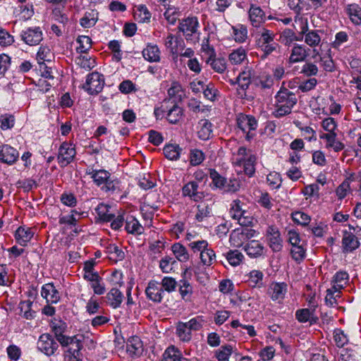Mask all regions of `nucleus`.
I'll return each mask as SVG.
<instances>
[{"label": "nucleus", "mask_w": 361, "mask_h": 361, "mask_svg": "<svg viewBox=\"0 0 361 361\" xmlns=\"http://www.w3.org/2000/svg\"><path fill=\"white\" fill-rule=\"evenodd\" d=\"M285 83V82H282L280 90L275 95V110L273 115L276 118L290 114L298 102L295 94L284 87Z\"/></svg>", "instance_id": "nucleus-1"}, {"label": "nucleus", "mask_w": 361, "mask_h": 361, "mask_svg": "<svg viewBox=\"0 0 361 361\" xmlns=\"http://www.w3.org/2000/svg\"><path fill=\"white\" fill-rule=\"evenodd\" d=\"M86 173L90 175L93 182L98 186L101 187V190L105 192H120V181L115 178H111V174L109 171L99 169H92L87 171Z\"/></svg>", "instance_id": "nucleus-2"}, {"label": "nucleus", "mask_w": 361, "mask_h": 361, "mask_svg": "<svg viewBox=\"0 0 361 361\" xmlns=\"http://www.w3.org/2000/svg\"><path fill=\"white\" fill-rule=\"evenodd\" d=\"M245 206L243 202L237 199L232 202L229 210L231 216L242 226H250L253 221L252 216L244 209Z\"/></svg>", "instance_id": "nucleus-3"}, {"label": "nucleus", "mask_w": 361, "mask_h": 361, "mask_svg": "<svg viewBox=\"0 0 361 361\" xmlns=\"http://www.w3.org/2000/svg\"><path fill=\"white\" fill-rule=\"evenodd\" d=\"M253 75L254 70L251 67L245 66L235 78V82L239 87L238 94L241 98L245 97L246 90L251 83V78Z\"/></svg>", "instance_id": "nucleus-4"}, {"label": "nucleus", "mask_w": 361, "mask_h": 361, "mask_svg": "<svg viewBox=\"0 0 361 361\" xmlns=\"http://www.w3.org/2000/svg\"><path fill=\"white\" fill-rule=\"evenodd\" d=\"M37 348L47 356L53 355L59 348L57 340L49 334H42L37 341Z\"/></svg>", "instance_id": "nucleus-5"}, {"label": "nucleus", "mask_w": 361, "mask_h": 361, "mask_svg": "<svg viewBox=\"0 0 361 361\" xmlns=\"http://www.w3.org/2000/svg\"><path fill=\"white\" fill-rule=\"evenodd\" d=\"M76 154L75 147L70 142H63L57 156L58 163L61 167H65L71 163Z\"/></svg>", "instance_id": "nucleus-6"}, {"label": "nucleus", "mask_w": 361, "mask_h": 361, "mask_svg": "<svg viewBox=\"0 0 361 361\" xmlns=\"http://www.w3.org/2000/svg\"><path fill=\"white\" fill-rule=\"evenodd\" d=\"M104 85V79L102 74L98 72H93L87 75L84 88L90 94L100 92Z\"/></svg>", "instance_id": "nucleus-7"}, {"label": "nucleus", "mask_w": 361, "mask_h": 361, "mask_svg": "<svg viewBox=\"0 0 361 361\" xmlns=\"http://www.w3.org/2000/svg\"><path fill=\"white\" fill-rule=\"evenodd\" d=\"M238 127L246 133V140H250L254 134L250 131L257 128V121L254 116L247 115H240L237 118Z\"/></svg>", "instance_id": "nucleus-8"}, {"label": "nucleus", "mask_w": 361, "mask_h": 361, "mask_svg": "<svg viewBox=\"0 0 361 361\" xmlns=\"http://www.w3.org/2000/svg\"><path fill=\"white\" fill-rule=\"evenodd\" d=\"M81 336H68L65 340L63 339L60 343L63 348H67L66 353L70 356L79 355L80 351L82 348Z\"/></svg>", "instance_id": "nucleus-9"}, {"label": "nucleus", "mask_w": 361, "mask_h": 361, "mask_svg": "<svg viewBox=\"0 0 361 361\" xmlns=\"http://www.w3.org/2000/svg\"><path fill=\"white\" fill-rule=\"evenodd\" d=\"M21 39L30 46H35L42 40V32L39 27H29L20 34Z\"/></svg>", "instance_id": "nucleus-10"}, {"label": "nucleus", "mask_w": 361, "mask_h": 361, "mask_svg": "<svg viewBox=\"0 0 361 361\" xmlns=\"http://www.w3.org/2000/svg\"><path fill=\"white\" fill-rule=\"evenodd\" d=\"M248 17L251 25L257 28H260L267 19L265 12L259 6L254 4H251L250 6Z\"/></svg>", "instance_id": "nucleus-11"}, {"label": "nucleus", "mask_w": 361, "mask_h": 361, "mask_svg": "<svg viewBox=\"0 0 361 361\" xmlns=\"http://www.w3.org/2000/svg\"><path fill=\"white\" fill-rule=\"evenodd\" d=\"M267 239L270 248L274 252H279L282 248V239L278 228L274 226H270L267 229Z\"/></svg>", "instance_id": "nucleus-12"}, {"label": "nucleus", "mask_w": 361, "mask_h": 361, "mask_svg": "<svg viewBox=\"0 0 361 361\" xmlns=\"http://www.w3.org/2000/svg\"><path fill=\"white\" fill-rule=\"evenodd\" d=\"M309 49L302 44H294L290 50L288 63L289 64H293L305 61L309 56Z\"/></svg>", "instance_id": "nucleus-13"}, {"label": "nucleus", "mask_w": 361, "mask_h": 361, "mask_svg": "<svg viewBox=\"0 0 361 361\" xmlns=\"http://www.w3.org/2000/svg\"><path fill=\"white\" fill-rule=\"evenodd\" d=\"M147 298L156 303H159L163 299L164 290L156 281H150L145 289Z\"/></svg>", "instance_id": "nucleus-14"}, {"label": "nucleus", "mask_w": 361, "mask_h": 361, "mask_svg": "<svg viewBox=\"0 0 361 361\" xmlns=\"http://www.w3.org/2000/svg\"><path fill=\"white\" fill-rule=\"evenodd\" d=\"M317 304H313L311 307L298 310L295 312V317L300 322H310V324H314L317 322L318 317L315 314V310Z\"/></svg>", "instance_id": "nucleus-15"}, {"label": "nucleus", "mask_w": 361, "mask_h": 361, "mask_svg": "<svg viewBox=\"0 0 361 361\" xmlns=\"http://www.w3.org/2000/svg\"><path fill=\"white\" fill-rule=\"evenodd\" d=\"M198 25L199 22L197 17H188L180 22L178 30L186 37H190L197 31Z\"/></svg>", "instance_id": "nucleus-16"}, {"label": "nucleus", "mask_w": 361, "mask_h": 361, "mask_svg": "<svg viewBox=\"0 0 361 361\" xmlns=\"http://www.w3.org/2000/svg\"><path fill=\"white\" fill-rule=\"evenodd\" d=\"M360 243L357 238L353 233L347 231H343L342 238L343 252H352L357 249L360 247Z\"/></svg>", "instance_id": "nucleus-17"}, {"label": "nucleus", "mask_w": 361, "mask_h": 361, "mask_svg": "<svg viewBox=\"0 0 361 361\" xmlns=\"http://www.w3.org/2000/svg\"><path fill=\"white\" fill-rule=\"evenodd\" d=\"M287 292V285L285 283H272L269 288V294L274 301L281 303Z\"/></svg>", "instance_id": "nucleus-18"}, {"label": "nucleus", "mask_w": 361, "mask_h": 361, "mask_svg": "<svg viewBox=\"0 0 361 361\" xmlns=\"http://www.w3.org/2000/svg\"><path fill=\"white\" fill-rule=\"evenodd\" d=\"M19 157L18 152L10 145H3L0 149V161L8 164H13Z\"/></svg>", "instance_id": "nucleus-19"}, {"label": "nucleus", "mask_w": 361, "mask_h": 361, "mask_svg": "<svg viewBox=\"0 0 361 361\" xmlns=\"http://www.w3.org/2000/svg\"><path fill=\"white\" fill-rule=\"evenodd\" d=\"M198 183L196 181H190L182 188V194L185 197H189L191 200L197 202L203 197V193L199 192Z\"/></svg>", "instance_id": "nucleus-20"}, {"label": "nucleus", "mask_w": 361, "mask_h": 361, "mask_svg": "<svg viewBox=\"0 0 361 361\" xmlns=\"http://www.w3.org/2000/svg\"><path fill=\"white\" fill-rule=\"evenodd\" d=\"M143 344L138 336L130 337L126 344V350L133 357H139L143 353Z\"/></svg>", "instance_id": "nucleus-21"}, {"label": "nucleus", "mask_w": 361, "mask_h": 361, "mask_svg": "<svg viewBox=\"0 0 361 361\" xmlns=\"http://www.w3.org/2000/svg\"><path fill=\"white\" fill-rule=\"evenodd\" d=\"M34 235L31 228L20 226L16 231L15 238L21 246H26Z\"/></svg>", "instance_id": "nucleus-22"}, {"label": "nucleus", "mask_w": 361, "mask_h": 361, "mask_svg": "<svg viewBox=\"0 0 361 361\" xmlns=\"http://www.w3.org/2000/svg\"><path fill=\"white\" fill-rule=\"evenodd\" d=\"M197 134L202 140H209L212 135V124L207 119H201L197 126Z\"/></svg>", "instance_id": "nucleus-23"}, {"label": "nucleus", "mask_w": 361, "mask_h": 361, "mask_svg": "<svg viewBox=\"0 0 361 361\" xmlns=\"http://www.w3.org/2000/svg\"><path fill=\"white\" fill-rule=\"evenodd\" d=\"M210 177L212 179L214 185L216 188L224 189L225 191L233 192L238 189V185H237V186H235L234 184H233L231 186L230 185H226V179L221 176L215 170L211 171Z\"/></svg>", "instance_id": "nucleus-24"}, {"label": "nucleus", "mask_w": 361, "mask_h": 361, "mask_svg": "<svg viewBox=\"0 0 361 361\" xmlns=\"http://www.w3.org/2000/svg\"><path fill=\"white\" fill-rule=\"evenodd\" d=\"M244 250L250 257H258L264 252V246L258 240H252L244 246Z\"/></svg>", "instance_id": "nucleus-25"}, {"label": "nucleus", "mask_w": 361, "mask_h": 361, "mask_svg": "<svg viewBox=\"0 0 361 361\" xmlns=\"http://www.w3.org/2000/svg\"><path fill=\"white\" fill-rule=\"evenodd\" d=\"M274 33L265 27H262L256 34V44L257 47L263 46L274 42Z\"/></svg>", "instance_id": "nucleus-26"}, {"label": "nucleus", "mask_w": 361, "mask_h": 361, "mask_svg": "<svg viewBox=\"0 0 361 361\" xmlns=\"http://www.w3.org/2000/svg\"><path fill=\"white\" fill-rule=\"evenodd\" d=\"M41 295L47 302L54 303L59 299V292L51 283H47L42 286Z\"/></svg>", "instance_id": "nucleus-27"}, {"label": "nucleus", "mask_w": 361, "mask_h": 361, "mask_svg": "<svg viewBox=\"0 0 361 361\" xmlns=\"http://www.w3.org/2000/svg\"><path fill=\"white\" fill-rule=\"evenodd\" d=\"M106 298L107 303L114 309H116L122 303L123 295L118 289L111 288L106 294Z\"/></svg>", "instance_id": "nucleus-28"}, {"label": "nucleus", "mask_w": 361, "mask_h": 361, "mask_svg": "<svg viewBox=\"0 0 361 361\" xmlns=\"http://www.w3.org/2000/svg\"><path fill=\"white\" fill-rule=\"evenodd\" d=\"M39 71L42 77L49 80L45 90V92H47L51 87L56 84L57 79L55 78L52 68L49 67L46 63L39 65Z\"/></svg>", "instance_id": "nucleus-29"}, {"label": "nucleus", "mask_w": 361, "mask_h": 361, "mask_svg": "<svg viewBox=\"0 0 361 361\" xmlns=\"http://www.w3.org/2000/svg\"><path fill=\"white\" fill-rule=\"evenodd\" d=\"M171 251L176 259L180 262H185L190 259V254L186 247L180 243L171 245Z\"/></svg>", "instance_id": "nucleus-30"}, {"label": "nucleus", "mask_w": 361, "mask_h": 361, "mask_svg": "<svg viewBox=\"0 0 361 361\" xmlns=\"http://www.w3.org/2000/svg\"><path fill=\"white\" fill-rule=\"evenodd\" d=\"M228 61L232 65L242 64L245 61H247L246 50L243 47L233 50L228 55Z\"/></svg>", "instance_id": "nucleus-31"}, {"label": "nucleus", "mask_w": 361, "mask_h": 361, "mask_svg": "<svg viewBox=\"0 0 361 361\" xmlns=\"http://www.w3.org/2000/svg\"><path fill=\"white\" fill-rule=\"evenodd\" d=\"M345 11L355 25H361V7L357 4H350L345 7Z\"/></svg>", "instance_id": "nucleus-32"}, {"label": "nucleus", "mask_w": 361, "mask_h": 361, "mask_svg": "<svg viewBox=\"0 0 361 361\" xmlns=\"http://www.w3.org/2000/svg\"><path fill=\"white\" fill-rule=\"evenodd\" d=\"M142 56L149 62L160 61V51L157 45H147L142 51Z\"/></svg>", "instance_id": "nucleus-33"}, {"label": "nucleus", "mask_w": 361, "mask_h": 361, "mask_svg": "<svg viewBox=\"0 0 361 361\" xmlns=\"http://www.w3.org/2000/svg\"><path fill=\"white\" fill-rule=\"evenodd\" d=\"M169 99L168 102L176 104L178 102L182 101L183 91L181 85L178 82H173L171 87L168 90Z\"/></svg>", "instance_id": "nucleus-34"}, {"label": "nucleus", "mask_w": 361, "mask_h": 361, "mask_svg": "<svg viewBox=\"0 0 361 361\" xmlns=\"http://www.w3.org/2000/svg\"><path fill=\"white\" fill-rule=\"evenodd\" d=\"M205 61L215 72L219 73H223L227 68L226 61L224 58L207 57Z\"/></svg>", "instance_id": "nucleus-35"}, {"label": "nucleus", "mask_w": 361, "mask_h": 361, "mask_svg": "<svg viewBox=\"0 0 361 361\" xmlns=\"http://www.w3.org/2000/svg\"><path fill=\"white\" fill-rule=\"evenodd\" d=\"M183 116V110L176 104H173V106L168 110L166 119L169 123L176 124L182 118Z\"/></svg>", "instance_id": "nucleus-36"}, {"label": "nucleus", "mask_w": 361, "mask_h": 361, "mask_svg": "<svg viewBox=\"0 0 361 361\" xmlns=\"http://www.w3.org/2000/svg\"><path fill=\"white\" fill-rule=\"evenodd\" d=\"M125 228L128 233L140 235L144 231V228L139 221L133 216L127 218Z\"/></svg>", "instance_id": "nucleus-37"}, {"label": "nucleus", "mask_w": 361, "mask_h": 361, "mask_svg": "<svg viewBox=\"0 0 361 361\" xmlns=\"http://www.w3.org/2000/svg\"><path fill=\"white\" fill-rule=\"evenodd\" d=\"M134 18L139 23L149 22L151 13L145 5H138L134 10Z\"/></svg>", "instance_id": "nucleus-38"}, {"label": "nucleus", "mask_w": 361, "mask_h": 361, "mask_svg": "<svg viewBox=\"0 0 361 361\" xmlns=\"http://www.w3.org/2000/svg\"><path fill=\"white\" fill-rule=\"evenodd\" d=\"M162 361H188V360L183 357L179 350L172 346L165 350Z\"/></svg>", "instance_id": "nucleus-39"}, {"label": "nucleus", "mask_w": 361, "mask_h": 361, "mask_svg": "<svg viewBox=\"0 0 361 361\" xmlns=\"http://www.w3.org/2000/svg\"><path fill=\"white\" fill-rule=\"evenodd\" d=\"M182 149L178 145L169 144L164 148L165 157L169 160H177L180 157Z\"/></svg>", "instance_id": "nucleus-40"}, {"label": "nucleus", "mask_w": 361, "mask_h": 361, "mask_svg": "<svg viewBox=\"0 0 361 361\" xmlns=\"http://www.w3.org/2000/svg\"><path fill=\"white\" fill-rule=\"evenodd\" d=\"M197 209L195 219L199 222L203 221L212 215V208L205 202L199 204Z\"/></svg>", "instance_id": "nucleus-41"}, {"label": "nucleus", "mask_w": 361, "mask_h": 361, "mask_svg": "<svg viewBox=\"0 0 361 361\" xmlns=\"http://www.w3.org/2000/svg\"><path fill=\"white\" fill-rule=\"evenodd\" d=\"M319 32H321L319 30H311V31L308 32L304 37L305 42L310 47H315L320 45L321 36Z\"/></svg>", "instance_id": "nucleus-42"}, {"label": "nucleus", "mask_w": 361, "mask_h": 361, "mask_svg": "<svg viewBox=\"0 0 361 361\" xmlns=\"http://www.w3.org/2000/svg\"><path fill=\"white\" fill-rule=\"evenodd\" d=\"M192 287L191 284L185 279L180 280L179 282V293L181 298L185 301L190 300L192 294Z\"/></svg>", "instance_id": "nucleus-43"}, {"label": "nucleus", "mask_w": 361, "mask_h": 361, "mask_svg": "<svg viewBox=\"0 0 361 361\" xmlns=\"http://www.w3.org/2000/svg\"><path fill=\"white\" fill-rule=\"evenodd\" d=\"M106 253L109 255V258L114 262L122 260L125 257L124 252L114 244H111L106 247Z\"/></svg>", "instance_id": "nucleus-44"}, {"label": "nucleus", "mask_w": 361, "mask_h": 361, "mask_svg": "<svg viewBox=\"0 0 361 361\" xmlns=\"http://www.w3.org/2000/svg\"><path fill=\"white\" fill-rule=\"evenodd\" d=\"M200 259L201 262L203 265L210 266L216 260V255L214 251L211 248L207 247L201 253H200Z\"/></svg>", "instance_id": "nucleus-45"}, {"label": "nucleus", "mask_w": 361, "mask_h": 361, "mask_svg": "<svg viewBox=\"0 0 361 361\" xmlns=\"http://www.w3.org/2000/svg\"><path fill=\"white\" fill-rule=\"evenodd\" d=\"M110 207L104 204H99L96 208V212L99 219L103 221H111L114 215L109 213Z\"/></svg>", "instance_id": "nucleus-46"}, {"label": "nucleus", "mask_w": 361, "mask_h": 361, "mask_svg": "<svg viewBox=\"0 0 361 361\" xmlns=\"http://www.w3.org/2000/svg\"><path fill=\"white\" fill-rule=\"evenodd\" d=\"M66 327V324L61 321L54 323L52 325V331H54L56 338L59 343L62 342L63 339L65 340L68 337V336L63 334Z\"/></svg>", "instance_id": "nucleus-47"}, {"label": "nucleus", "mask_w": 361, "mask_h": 361, "mask_svg": "<svg viewBox=\"0 0 361 361\" xmlns=\"http://www.w3.org/2000/svg\"><path fill=\"white\" fill-rule=\"evenodd\" d=\"M226 257L231 265L235 267L242 262L244 256L238 250H230L226 253Z\"/></svg>", "instance_id": "nucleus-48"}, {"label": "nucleus", "mask_w": 361, "mask_h": 361, "mask_svg": "<svg viewBox=\"0 0 361 361\" xmlns=\"http://www.w3.org/2000/svg\"><path fill=\"white\" fill-rule=\"evenodd\" d=\"M319 72V68L316 64L312 62H305L301 68L300 73L304 76L310 78L315 76Z\"/></svg>", "instance_id": "nucleus-49"}, {"label": "nucleus", "mask_w": 361, "mask_h": 361, "mask_svg": "<svg viewBox=\"0 0 361 361\" xmlns=\"http://www.w3.org/2000/svg\"><path fill=\"white\" fill-rule=\"evenodd\" d=\"M76 42L80 44L77 47V51L80 53H86L92 47V39L88 36H79Z\"/></svg>", "instance_id": "nucleus-50"}, {"label": "nucleus", "mask_w": 361, "mask_h": 361, "mask_svg": "<svg viewBox=\"0 0 361 361\" xmlns=\"http://www.w3.org/2000/svg\"><path fill=\"white\" fill-rule=\"evenodd\" d=\"M233 37L236 42L243 43L244 42L247 37V27L243 25L238 27H233Z\"/></svg>", "instance_id": "nucleus-51"}, {"label": "nucleus", "mask_w": 361, "mask_h": 361, "mask_svg": "<svg viewBox=\"0 0 361 361\" xmlns=\"http://www.w3.org/2000/svg\"><path fill=\"white\" fill-rule=\"evenodd\" d=\"M76 63L81 68L89 71L94 67L95 61L94 59L88 56L87 55H81L76 59Z\"/></svg>", "instance_id": "nucleus-52"}, {"label": "nucleus", "mask_w": 361, "mask_h": 361, "mask_svg": "<svg viewBox=\"0 0 361 361\" xmlns=\"http://www.w3.org/2000/svg\"><path fill=\"white\" fill-rule=\"evenodd\" d=\"M32 305V302L30 300L22 301L19 304L20 313L27 319H31L34 317L35 312L31 311Z\"/></svg>", "instance_id": "nucleus-53"}, {"label": "nucleus", "mask_w": 361, "mask_h": 361, "mask_svg": "<svg viewBox=\"0 0 361 361\" xmlns=\"http://www.w3.org/2000/svg\"><path fill=\"white\" fill-rule=\"evenodd\" d=\"M15 118L13 115L5 114L0 116V128L3 130L11 129L14 126Z\"/></svg>", "instance_id": "nucleus-54"}, {"label": "nucleus", "mask_w": 361, "mask_h": 361, "mask_svg": "<svg viewBox=\"0 0 361 361\" xmlns=\"http://www.w3.org/2000/svg\"><path fill=\"white\" fill-rule=\"evenodd\" d=\"M264 274L259 270H252L249 274V283L251 286H261L262 285Z\"/></svg>", "instance_id": "nucleus-55"}, {"label": "nucleus", "mask_w": 361, "mask_h": 361, "mask_svg": "<svg viewBox=\"0 0 361 361\" xmlns=\"http://www.w3.org/2000/svg\"><path fill=\"white\" fill-rule=\"evenodd\" d=\"M177 334L183 341H188L191 338V331L184 322H179L176 328Z\"/></svg>", "instance_id": "nucleus-56"}, {"label": "nucleus", "mask_w": 361, "mask_h": 361, "mask_svg": "<svg viewBox=\"0 0 361 361\" xmlns=\"http://www.w3.org/2000/svg\"><path fill=\"white\" fill-rule=\"evenodd\" d=\"M334 339L338 348H343L348 342V338L344 331L341 329H336L334 331Z\"/></svg>", "instance_id": "nucleus-57"}, {"label": "nucleus", "mask_w": 361, "mask_h": 361, "mask_svg": "<svg viewBox=\"0 0 361 361\" xmlns=\"http://www.w3.org/2000/svg\"><path fill=\"white\" fill-rule=\"evenodd\" d=\"M246 241L240 229L234 230L230 235V242L235 247L241 246Z\"/></svg>", "instance_id": "nucleus-58"}, {"label": "nucleus", "mask_w": 361, "mask_h": 361, "mask_svg": "<svg viewBox=\"0 0 361 361\" xmlns=\"http://www.w3.org/2000/svg\"><path fill=\"white\" fill-rule=\"evenodd\" d=\"M337 133H332L329 140H328L326 147V148H332L334 152H338L343 150L345 147V145L341 141L336 140Z\"/></svg>", "instance_id": "nucleus-59"}, {"label": "nucleus", "mask_w": 361, "mask_h": 361, "mask_svg": "<svg viewBox=\"0 0 361 361\" xmlns=\"http://www.w3.org/2000/svg\"><path fill=\"white\" fill-rule=\"evenodd\" d=\"M204 154L200 149H194L190 150V162L192 166H197L204 160Z\"/></svg>", "instance_id": "nucleus-60"}, {"label": "nucleus", "mask_w": 361, "mask_h": 361, "mask_svg": "<svg viewBox=\"0 0 361 361\" xmlns=\"http://www.w3.org/2000/svg\"><path fill=\"white\" fill-rule=\"evenodd\" d=\"M255 161L256 157L253 154H250L248 158L243 162L244 165V171L245 174L250 177L252 176L255 172Z\"/></svg>", "instance_id": "nucleus-61"}, {"label": "nucleus", "mask_w": 361, "mask_h": 361, "mask_svg": "<svg viewBox=\"0 0 361 361\" xmlns=\"http://www.w3.org/2000/svg\"><path fill=\"white\" fill-rule=\"evenodd\" d=\"M177 282L175 279L169 276L164 277L161 283H160V286L162 287V290H166L168 293L175 290Z\"/></svg>", "instance_id": "nucleus-62"}, {"label": "nucleus", "mask_w": 361, "mask_h": 361, "mask_svg": "<svg viewBox=\"0 0 361 361\" xmlns=\"http://www.w3.org/2000/svg\"><path fill=\"white\" fill-rule=\"evenodd\" d=\"M51 51L47 47H41L37 54V60L39 65L45 63V61H50Z\"/></svg>", "instance_id": "nucleus-63"}, {"label": "nucleus", "mask_w": 361, "mask_h": 361, "mask_svg": "<svg viewBox=\"0 0 361 361\" xmlns=\"http://www.w3.org/2000/svg\"><path fill=\"white\" fill-rule=\"evenodd\" d=\"M166 20L171 25H174L180 16L179 11L174 8H168L164 13Z\"/></svg>", "instance_id": "nucleus-64"}]
</instances>
